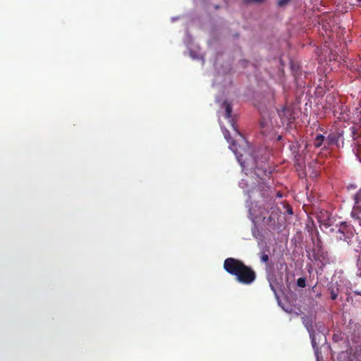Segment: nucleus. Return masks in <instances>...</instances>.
<instances>
[{"label":"nucleus","instance_id":"23","mask_svg":"<svg viewBox=\"0 0 361 361\" xmlns=\"http://www.w3.org/2000/svg\"><path fill=\"white\" fill-rule=\"evenodd\" d=\"M355 293L357 295H361V292L355 291Z\"/></svg>","mask_w":361,"mask_h":361},{"label":"nucleus","instance_id":"15","mask_svg":"<svg viewBox=\"0 0 361 361\" xmlns=\"http://www.w3.org/2000/svg\"><path fill=\"white\" fill-rule=\"evenodd\" d=\"M357 276L361 277V254L358 256L357 262Z\"/></svg>","mask_w":361,"mask_h":361},{"label":"nucleus","instance_id":"11","mask_svg":"<svg viewBox=\"0 0 361 361\" xmlns=\"http://www.w3.org/2000/svg\"><path fill=\"white\" fill-rule=\"evenodd\" d=\"M351 216L354 219V223L361 226V212L356 211V214L353 215V212H351Z\"/></svg>","mask_w":361,"mask_h":361},{"label":"nucleus","instance_id":"3","mask_svg":"<svg viewBox=\"0 0 361 361\" xmlns=\"http://www.w3.org/2000/svg\"><path fill=\"white\" fill-rule=\"evenodd\" d=\"M280 215L281 211L279 208L274 204L264 205L260 212L263 224L271 229L276 228Z\"/></svg>","mask_w":361,"mask_h":361},{"label":"nucleus","instance_id":"19","mask_svg":"<svg viewBox=\"0 0 361 361\" xmlns=\"http://www.w3.org/2000/svg\"><path fill=\"white\" fill-rule=\"evenodd\" d=\"M269 284H270V287H271V289L274 292L276 293V288L274 286V285L272 284V283L269 281Z\"/></svg>","mask_w":361,"mask_h":361},{"label":"nucleus","instance_id":"2","mask_svg":"<svg viewBox=\"0 0 361 361\" xmlns=\"http://www.w3.org/2000/svg\"><path fill=\"white\" fill-rule=\"evenodd\" d=\"M224 137L230 143L229 148L235 154L236 158L244 171H254L255 173L262 179L263 176H267L271 172L267 170L265 164L259 166L256 158L250 153L245 152L240 154L238 152L237 145L234 140H231L230 134L228 131L224 133Z\"/></svg>","mask_w":361,"mask_h":361},{"label":"nucleus","instance_id":"7","mask_svg":"<svg viewBox=\"0 0 361 361\" xmlns=\"http://www.w3.org/2000/svg\"><path fill=\"white\" fill-rule=\"evenodd\" d=\"M355 204L353 208V214H356V211L361 212V190H359L354 195Z\"/></svg>","mask_w":361,"mask_h":361},{"label":"nucleus","instance_id":"6","mask_svg":"<svg viewBox=\"0 0 361 361\" xmlns=\"http://www.w3.org/2000/svg\"><path fill=\"white\" fill-rule=\"evenodd\" d=\"M340 137L341 134L338 133H330L326 137H325L326 142L324 147H329L334 145H338V142Z\"/></svg>","mask_w":361,"mask_h":361},{"label":"nucleus","instance_id":"16","mask_svg":"<svg viewBox=\"0 0 361 361\" xmlns=\"http://www.w3.org/2000/svg\"><path fill=\"white\" fill-rule=\"evenodd\" d=\"M290 0H279L277 4L279 6L283 7L286 6L290 2Z\"/></svg>","mask_w":361,"mask_h":361},{"label":"nucleus","instance_id":"4","mask_svg":"<svg viewBox=\"0 0 361 361\" xmlns=\"http://www.w3.org/2000/svg\"><path fill=\"white\" fill-rule=\"evenodd\" d=\"M334 233V238L337 241H345L349 243V240L352 238L353 233L345 224H341L337 230L331 229Z\"/></svg>","mask_w":361,"mask_h":361},{"label":"nucleus","instance_id":"18","mask_svg":"<svg viewBox=\"0 0 361 361\" xmlns=\"http://www.w3.org/2000/svg\"><path fill=\"white\" fill-rule=\"evenodd\" d=\"M246 2H255V3H262L265 0H245Z\"/></svg>","mask_w":361,"mask_h":361},{"label":"nucleus","instance_id":"5","mask_svg":"<svg viewBox=\"0 0 361 361\" xmlns=\"http://www.w3.org/2000/svg\"><path fill=\"white\" fill-rule=\"evenodd\" d=\"M261 133L265 136H269L274 130L273 126L269 121L262 117L260 121Z\"/></svg>","mask_w":361,"mask_h":361},{"label":"nucleus","instance_id":"20","mask_svg":"<svg viewBox=\"0 0 361 361\" xmlns=\"http://www.w3.org/2000/svg\"><path fill=\"white\" fill-rule=\"evenodd\" d=\"M232 126H233V129L235 130L236 133H238V135H241L240 132L238 130V129L234 126V124H232Z\"/></svg>","mask_w":361,"mask_h":361},{"label":"nucleus","instance_id":"9","mask_svg":"<svg viewBox=\"0 0 361 361\" xmlns=\"http://www.w3.org/2000/svg\"><path fill=\"white\" fill-rule=\"evenodd\" d=\"M224 106L225 107V117L230 118L231 117L232 106L228 101H224Z\"/></svg>","mask_w":361,"mask_h":361},{"label":"nucleus","instance_id":"8","mask_svg":"<svg viewBox=\"0 0 361 361\" xmlns=\"http://www.w3.org/2000/svg\"><path fill=\"white\" fill-rule=\"evenodd\" d=\"M325 137L323 135H317L314 140V146L317 148L322 147V144H325Z\"/></svg>","mask_w":361,"mask_h":361},{"label":"nucleus","instance_id":"17","mask_svg":"<svg viewBox=\"0 0 361 361\" xmlns=\"http://www.w3.org/2000/svg\"><path fill=\"white\" fill-rule=\"evenodd\" d=\"M338 297V292L337 290H334V289L331 290V298L334 300L337 298Z\"/></svg>","mask_w":361,"mask_h":361},{"label":"nucleus","instance_id":"24","mask_svg":"<svg viewBox=\"0 0 361 361\" xmlns=\"http://www.w3.org/2000/svg\"><path fill=\"white\" fill-rule=\"evenodd\" d=\"M281 139V136L278 137V140H280Z\"/></svg>","mask_w":361,"mask_h":361},{"label":"nucleus","instance_id":"14","mask_svg":"<svg viewBox=\"0 0 361 361\" xmlns=\"http://www.w3.org/2000/svg\"><path fill=\"white\" fill-rule=\"evenodd\" d=\"M297 286L300 288H305L306 286V279L302 277L298 279Z\"/></svg>","mask_w":361,"mask_h":361},{"label":"nucleus","instance_id":"13","mask_svg":"<svg viewBox=\"0 0 361 361\" xmlns=\"http://www.w3.org/2000/svg\"><path fill=\"white\" fill-rule=\"evenodd\" d=\"M259 257L262 262L266 263L269 261V255L266 253L265 251L260 252Z\"/></svg>","mask_w":361,"mask_h":361},{"label":"nucleus","instance_id":"12","mask_svg":"<svg viewBox=\"0 0 361 361\" xmlns=\"http://www.w3.org/2000/svg\"><path fill=\"white\" fill-rule=\"evenodd\" d=\"M315 246L318 249L317 253H314V257L315 259H317V255H319V252L322 247V240L319 238H317V242L314 243Z\"/></svg>","mask_w":361,"mask_h":361},{"label":"nucleus","instance_id":"1","mask_svg":"<svg viewBox=\"0 0 361 361\" xmlns=\"http://www.w3.org/2000/svg\"><path fill=\"white\" fill-rule=\"evenodd\" d=\"M224 269L234 276L238 283L244 285H251L257 279V274L251 267L235 258H226L224 262Z\"/></svg>","mask_w":361,"mask_h":361},{"label":"nucleus","instance_id":"22","mask_svg":"<svg viewBox=\"0 0 361 361\" xmlns=\"http://www.w3.org/2000/svg\"><path fill=\"white\" fill-rule=\"evenodd\" d=\"M288 213H290V214H293L292 209H288Z\"/></svg>","mask_w":361,"mask_h":361},{"label":"nucleus","instance_id":"21","mask_svg":"<svg viewBox=\"0 0 361 361\" xmlns=\"http://www.w3.org/2000/svg\"><path fill=\"white\" fill-rule=\"evenodd\" d=\"M355 188H356V186L354 185H350L348 186V189H349V190L350 189H355Z\"/></svg>","mask_w":361,"mask_h":361},{"label":"nucleus","instance_id":"10","mask_svg":"<svg viewBox=\"0 0 361 361\" xmlns=\"http://www.w3.org/2000/svg\"><path fill=\"white\" fill-rule=\"evenodd\" d=\"M308 331L310 332V338L312 339V346H313V348L314 349L315 355H316L317 361H319V349L317 347V343H316V341H315L314 334L311 333L309 329H308Z\"/></svg>","mask_w":361,"mask_h":361}]
</instances>
